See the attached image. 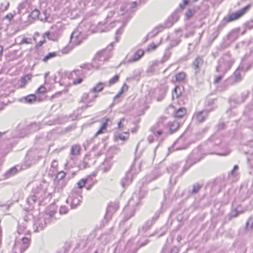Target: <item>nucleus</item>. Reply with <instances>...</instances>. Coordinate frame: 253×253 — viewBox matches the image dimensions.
Returning <instances> with one entry per match:
<instances>
[{"instance_id":"79ce46f5","label":"nucleus","mask_w":253,"mask_h":253,"mask_svg":"<svg viewBox=\"0 0 253 253\" xmlns=\"http://www.w3.org/2000/svg\"><path fill=\"white\" fill-rule=\"evenodd\" d=\"M149 242V240L148 239L145 240L144 241L139 242L138 246L137 247H134L130 251V253H136L139 248L142 247L147 245Z\"/></svg>"},{"instance_id":"72a5a7b5","label":"nucleus","mask_w":253,"mask_h":253,"mask_svg":"<svg viewBox=\"0 0 253 253\" xmlns=\"http://www.w3.org/2000/svg\"><path fill=\"white\" fill-rule=\"evenodd\" d=\"M241 206L239 205L237 207L233 209L229 214L230 218L237 217L240 213H243V210L240 209Z\"/></svg>"},{"instance_id":"a878e982","label":"nucleus","mask_w":253,"mask_h":253,"mask_svg":"<svg viewBox=\"0 0 253 253\" xmlns=\"http://www.w3.org/2000/svg\"><path fill=\"white\" fill-rule=\"evenodd\" d=\"M183 89V86L179 85L175 86L172 92V99L173 100H174V99H178L181 97Z\"/></svg>"},{"instance_id":"9d476101","label":"nucleus","mask_w":253,"mask_h":253,"mask_svg":"<svg viewBox=\"0 0 253 253\" xmlns=\"http://www.w3.org/2000/svg\"><path fill=\"white\" fill-rule=\"evenodd\" d=\"M204 65V59L202 56H198L193 60L191 64V68L194 71V75L197 79L202 71V67Z\"/></svg>"},{"instance_id":"49530a36","label":"nucleus","mask_w":253,"mask_h":253,"mask_svg":"<svg viewBox=\"0 0 253 253\" xmlns=\"http://www.w3.org/2000/svg\"><path fill=\"white\" fill-rule=\"evenodd\" d=\"M81 147L79 145H74L72 146L71 149V154L75 155L80 153Z\"/></svg>"},{"instance_id":"f03ea898","label":"nucleus","mask_w":253,"mask_h":253,"mask_svg":"<svg viewBox=\"0 0 253 253\" xmlns=\"http://www.w3.org/2000/svg\"><path fill=\"white\" fill-rule=\"evenodd\" d=\"M203 157V155L199 148H197L194 149L186 159L185 164L183 167L182 171L179 173L177 177L181 176L192 166L200 162Z\"/></svg>"},{"instance_id":"f257e3e1","label":"nucleus","mask_w":253,"mask_h":253,"mask_svg":"<svg viewBox=\"0 0 253 253\" xmlns=\"http://www.w3.org/2000/svg\"><path fill=\"white\" fill-rule=\"evenodd\" d=\"M224 146L222 142L221 137L218 134H214L211 135L206 142L208 153L210 154L228 155L229 152H223L220 151L224 149Z\"/></svg>"},{"instance_id":"c85d7f7f","label":"nucleus","mask_w":253,"mask_h":253,"mask_svg":"<svg viewBox=\"0 0 253 253\" xmlns=\"http://www.w3.org/2000/svg\"><path fill=\"white\" fill-rule=\"evenodd\" d=\"M180 123L177 121H174L171 123H169V131L170 134H172L175 132L180 127Z\"/></svg>"},{"instance_id":"a19ab883","label":"nucleus","mask_w":253,"mask_h":253,"mask_svg":"<svg viewBox=\"0 0 253 253\" xmlns=\"http://www.w3.org/2000/svg\"><path fill=\"white\" fill-rule=\"evenodd\" d=\"M186 77V75L184 72H180L175 74V80L177 82H181L184 81Z\"/></svg>"},{"instance_id":"603ef678","label":"nucleus","mask_w":253,"mask_h":253,"mask_svg":"<svg viewBox=\"0 0 253 253\" xmlns=\"http://www.w3.org/2000/svg\"><path fill=\"white\" fill-rule=\"evenodd\" d=\"M80 67L82 69H87L88 70H90L91 69V68H98L99 66L97 65V66H96L94 65V63H92L91 64H84L81 65L80 66Z\"/></svg>"},{"instance_id":"c756f323","label":"nucleus","mask_w":253,"mask_h":253,"mask_svg":"<svg viewBox=\"0 0 253 253\" xmlns=\"http://www.w3.org/2000/svg\"><path fill=\"white\" fill-rule=\"evenodd\" d=\"M187 113V109L183 107L179 108L175 111L174 116L176 118H182L184 117Z\"/></svg>"},{"instance_id":"338daca9","label":"nucleus","mask_w":253,"mask_h":253,"mask_svg":"<svg viewBox=\"0 0 253 253\" xmlns=\"http://www.w3.org/2000/svg\"><path fill=\"white\" fill-rule=\"evenodd\" d=\"M135 211L134 210L131 211L130 212L129 214H126L125 215L124 218V221H127L128 220L130 217H132L134 215Z\"/></svg>"},{"instance_id":"8fccbe9b","label":"nucleus","mask_w":253,"mask_h":253,"mask_svg":"<svg viewBox=\"0 0 253 253\" xmlns=\"http://www.w3.org/2000/svg\"><path fill=\"white\" fill-rule=\"evenodd\" d=\"M146 194H147V192L144 190H142L140 188V190L139 191L138 194H137L136 192H135L133 195V197H134V195H135L136 196V197L138 198L139 200H141V199L144 198L145 197V196L146 195Z\"/></svg>"},{"instance_id":"37998d69","label":"nucleus","mask_w":253,"mask_h":253,"mask_svg":"<svg viewBox=\"0 0 253 253\" xmlns=\"http://www.w3.org/2000/svg\"><path fill=\"white\" fill-rule=\"evenodd\" d=\"M244 30L242 32L241 34L244 35L247 30H251L253 28V20L246 22L244 24Z\"/></svg>"},{"instance_id":"09e8293b","label":"nucleus","mask_w":253,"mask_h":253,"mask_svg":"<svg viewBox=\"0 0 253 253\" xmlns=\"http://www.w3.org/2000/svg\"><path fill=\"white\" fill-rule=\"evenodd\" d=\"M40 128L39 125L36 123H31L29 126H27V129L31 131H36Z\"/></svg>"},{"instance_id":"393cba45","label":"nucleus","mask_w":253,"mask_h":253,"mask_svg":"<svg viewBox=\"0 0 253 253\" xmlns=\"http://www.w3.org/2000/svg\"><path fill=\"white\" fill-rule=\"evenodd\" d=\"M36 202H38V199L31 193L26 200V203L29 206L28 208H26V209L28 210H33Z\"/></svg>"},{"instance_id":"2eb2a0df","label":"nucleus","mask_w":253,"mask_h":253,"mask_svg":"<svg viewBox=\"0 0 253 253\" xmlns=\"http://www.w3.org/2000/svg\"><path fill=\"white\" fill-rule=\"evenodd\" d=\"M243 118L246 121L253 120V102L247 105L243 113Z\"/></svg>"},{"instance_id":"774afa93","label":"nucleus","mask_w":253,"mask_h":253,"mask_svg":"<svg viewBox=\"0 0 253 253\" xmlns=\"http://www.w3.org/2000/svg\"><path fill=\"white\" fill-rule=\"evenodd\" d=\"M189 3V0H183V3H180L179 5V7L183 9L186 5Z\"/></svg>"},{"instance_id":"a211bd4d","label":"nucleus","mask_w":253,"mask_h":253,"mask_svg":"<svg viewBox=\"0 0 253 253\" xmlns=\"http://www.w3.org/2000/svg\"><path fill=\"white\" fill-rule=\"evenodd\" d=\"M209 111L207 110H203L195 112L193 115V118L195 119L197 122L203 123L207 119L209 116Z\"/></svg>"},{"instance_id":"4468645a","label":"nucleus","mask_w":253,"mask_h":253,"mask_svg":"<svg viewBox=\"0 0 253 253\" xmlns=\"http://www.w3.org/2000/svg\"><path fill=\"white\" fill-rule=\"evenodd\" d=\"M31 193L38 199V202L39 203V205H40L45 196V190L42 187L41 185H40V186L33 188Z\"/></svg>"},{"instance_id":"b1692460","label":"nucleus","mask_w":253,"mask_h":253,"mask_svg":"<svg viewBox=\"0 0 253 253\" xmlns=\"http://www.w3.org/2000/svg\"><path fill=\"white\" fill-rule=\"evenodd\" d=\"M144 51L141 49H138L133 55V56L126 59V62L128 63L134 62L137 61L139 60L143 55Z\"/></svg>"},{"instance_id":"7ed1b4c3","label":"nucleus","mask_w":253,"mask_h":253,"mask_svg":"<svg viewBox=\"0 0 253 253\" xmlns=\"http://www.w3.org/2000/svg\"><path fill=\"white\" fill-rule=\"evenodd\" d=\"M47 154V151L46 149H30L27 153L25 156L26 164L30 166L35 164L39 159L45 156Z\"/></svg>"},{"instance_id":"680f3d73","label":"nucleus","mask_w":253,"mask_h":253,"mask_svg":"<svg viewBox=\"0 0 253 253\" xmlns=\"http://www.w3.org/2000/svg\"><path fill=\"white\" fill-rule=\"evenodd\" d=\"M220 74L218 76H217L214 80V84H217L223 78L224 75L225 73H219Z\"/></svg>"},{"instance_id":"864d4df0","label":"nucleus","mask_w":253,"mask_h":253,"mask_svg":"<svg viewBox=\"0 0 253 253\" xmlns=\"http://www.w3.org/2000/svg\"><path fill=\"white\" fill-rule=\"evenodd\" d=\"M194 13V11L190 8H188L185 13V17L186 20L189 19L192 17L193 14Z\"/></svg>"},{"instance_id":"e433bc0d","label":"nucleus","mask_w":253,"mask_h":253,"mask_svg":"<svg viewBox=\"0 0 253 253\" xmlns=\"http://www.w3.org/2000/svg\"><path fill=\"white\" fill-rule=\"evenodd\" d=\"M164 29V27L163 25L161 24L156 27L154 28L153 30L148 33L149 36L150 38H153L157 35L160 32L163 31Z\"/></svg>"},{"instance_id":"ddd939ff","label":"nucleus","mask_w":253,"mask_h":253,"mask_svg":"<svg viewBox=\"0 0 253 253\" xmlns=\"http://www.w3.org/2000/svg\"><path fill=\"white\" fill-rule=\"evenodd\" d=\"M249 91L242 92L241 94H234L229 98V102L231 104L233 103L239 105L243 103L247 99L249 94Z\"/></svg>"},{"instance_id":"6e6d98bb","label":"nucleus","mask_w":253,"mask_h":253,"mask_svg":"<svg viewBox=\"0 0 253 253\" xmlns=\"http://www.w3.org/2000/svg\"><path fill=\"white\" fill-rule=\"evenodd\" d=\"M83 73V71L82 70H75L71 73V76L72 77H74V76H77L78 77H80V76L82 75Z\"/></svg>"},{"instance_id":"20e7f679","label":"nucleus","mask_w":253,"mask_h":253,"mask_svg":"<svg viewBox=\"0 0 253 253\" xmlns=\"http://www.w3.org/2000/svg\"><path fill=\"white\" fill-rule=\"evenodd\" d=\"M234 61L229 51L224 53L218 61L215 71L218 73H226L232 66Z\"/></svg>"},{"instance_id":"69168bd1","label":"nucleus","mask_w":253,"mask_h":253,"mask_svg":"<svg viewBox=\"0 0 253 253\" xmlns=\"http://www.w3.org/2000/svg\"><path fill=\"white\" fill-rule=\"evenodd\" d=\"M42 14L43 16L41 15V17L40 18V20L42 21H46L48 18V15H47L46 10H43L42 11Z\"/></svg>"},{"instance_id":"4c0bfd02","label":"nucleus","mask_w":253,"mask_h":253,"mask_svg":"<svg viewBox=\"0 0 253 253\" xmlns=\"http://www.w3.org/2000/svg\"><path fill=\"white\" fill-rule=\"evenodd\" d=\"M28 17H29V20H30V18H32L34 20H35V19L40 20V18L41 17L40 11L37 8H35L34 10H32L31 13L29 15Z\"/></svg>"},{"instance_id":"58836bf2","label":"nucleus","mask_w":253,"mask_h":253,"mask_svg":"<svg viewBox=\"0 0 253 253\" xmlns=\"http://www.w3.org/2000/svg\"><path fill=\"white\" fill-rule=\"evenodd\" d=\"M106 84V83L99 82L95 86H94L92 88L90 89V92H98L101 91L103 89Z\"/></svg>"},{"instance_id":"9b49d317","label":"nucleus","mask_w":253,"mask_h":253,"mask_svg":"<svg viewBox=\"0 0 253 253\" xmlns=\"http://www.w3.org/2000/svg\"><path fill=\"white\" fill-rule=\"evenodd\" d=\"M185 134V132L181 134L173 143L171 148L173 151L186 149L189 147L190 144L187 142Z\"/></svg>"},{"instance_id":"cd10ccee","label":"nucleus","mask_w":253,"mask_h":253,"mask_svg":"<svg viewBox=\"0 0 253 253\" xmlns=\"http://www.w3.org/2000/svg\"><path fill=\"white\" fill-rule=\"evenodd\" d=\"M32 75L31 74H27L21 77L20 79V84H19L20 88L24 87L29 81L32 79Z\"/></svg>"},{"instance_id":"f8f14e48","label":"nucleus","mask_w":253,"mask_h":253,"mask_svg":"<svg viewBox=\"0 0 253 253\" xmlns=\"http://www.w3.org/2000/svg\"><path fill=\"white\" fill-rule=\"evenodd\" d=\"M160 215V213L159 211L155 212L154 215L152 217L151 219H149L147 220L143 226L141 227H139L138 229V233L139 234H144L151 226L155 223L156 220L158 219Z\"/></svg>"},{"instance_id":"bf43d9fd","label":"nucleus","mask_w":253,"mask_h":253,"mask_svg":"<svg viewBox=\"0 0 253 253\" xmlns=\"http://www.w3.org/2000/svg\"><path fill=\"white\" fill-rule=\"evenodd\" d=\"M169 18L174 23H175L179 18V16L178 15L176 12H173Z\"/></svg>"},{"instance_id":"6ab92c4d","label":"nucleus","mask_w":253,"mask_h":253,"mask_svg":"<svg viewBox=\"0 0 253 253\" xmlns=\"http://www.w3.org/2000/svg\"><path fill=\"white\" fill-rule=\"evenodd\" d=\"M133 179V175L131 169H129L126 173L125 176L121 181V184L123 188L128 186Z\"/></svg>"},{"instance_id":"de8ad7c7","label":"nucleus","mask_w":253,"mask_h":253,"mask_svg":"<svg viewBox=\"0 0 253 253\" xmlns=\"http://www.w3.org/2000/svg\"><path fill=\"white\" fill-rule=\"evenodd\" d=\"M26 4L25 3H21L18 5L17 7L18 13L19 14H24L26 12Z\"/></svg>"},{"instance_id":"0eeeda50","label":"nucleus","mask_w":253,"mask_h":253,"mask_svg":"<svg viewBox=\"0 0 253 253\" xmlns=\"http://www.w3.org/2000/svg\"><path fill=\"white\" fill-rule=\"evenodd\" d=\"M95 175H88L86 177L80 179L77 183L78 188L82 189L85 187L87 190H90L92 187L97 183L95 179Z\"/></svg>"},{"instance_id":"4be33fe9","label":"nucleus","mask_w":253,"mask_h":253,"mask_svg":"<svg viewBox=\"0 0 253 253\" xmlns=\"http://www.w3.org/2000/svg\"><path fill=\"white\" fill-rule=\"evenodd\" d=\"M111 122V120L109 118H106L105 119V122H103L101 125L100 128L98 131L94 134L93 137L91 139L87 140L88 142L91 143L92 139L96 137L98 135L102 134L104 132V131L106 130V128L108 126V123Z\"/></svg>"},{"instance_id":"412c9836","label":"nucleus","mask_w":253,"mask_h":253,"mask_svg":"<svg viewBox=\"0 0 253 253\" xmlns=\"http://www.w3.org/2000/svg\"><path fill=\"white\" fill-rule=\"evenodd\" d=\"M113 43H111L108 46H107V49L103 51H101L100 52H99L97 53V54L96 55L95 57L94 58V61H102V58H103L104 61H107L109 58L111 57V55H109L107 57H104V54L105 52L107 51V50H111L113 48Z\"/></svg>"},{"instance_id":"c03bdc74","label":"nucleus","mask_w":253,"mask_h":253,"mask_svg":"<svg viewBox=\"0 0 253 253\" xmlns=\"http://www.w3.org/2000/svg\"><path fill=\"white\" fill-rule=\"evenodd\" d=\"M58 55V53L57 52H49L43 58L42 60L45 62H47L48 60L56 57Z\"/></svg>"},{"instance_id":"052dcab7","label":"nucleus","mask_w":253,"mask_h":253,"mask_svg":"<svg viewBox=\"0 0 253 253\" xmlns=\"http://www.w3.org/2000/svg\"><path fill=\"white\" fill-rule=\"evenodd\" d=\"M228 177L229 178H231L232 181H233L237 176L236 171H235L234 170L232 169L230 171L228 172Z\"/></svg>"},{"instance_id":"c9c22d12","label":"nucleus","mask_w":253,"mask_h":253,"mask_svg":"<svg viewBox=\"0 0 253 253\" xmlns=\"http://www.w3.org/2000/svg\"><path fill=\"white\" fill-rule=\"evenodd\" d=\"M37 100V97L34 94H30L22 98V100H24L25 103L32 104Z\"/></svg>"},{"instance_id":"0e129e2a","label":"nucleus","mask_w":253,"mask_h":253,"mask_svg":"<svg viewBox=\"0 0 253 253\" xmlns=\"http://www.w3.org/2000/svg\"><path fill=\"white\" fill-rule=\"evenodd\" d=\"M69 211V209L67 207L64 206H61L59 210V213L60 214H66Z\"/></svg>"},{"instance_id":"4d7b16f0","label":"nucleus","mask_w":253,"mask_h":253,"mask_svg":"<svg viewBox=\"0 0 253 253\" xmlns=\"http://www.w3.org/2000/svg\"><path fill=\"white\" fill-rule=\"evenodd\" d=\"M174 23L169 17L168 19L165 21L164 24L163 25L164 26L165 29L171 27Z\"/></svg>"},{"instance_id":"3c124183","label":"nucleus","mask_w":253,"mask_h":253,"mask_svg":"<svg viewBox=\"0 0 253 253\" xmlns=\"http://www.w3.org/2000/svg\"><path fill=\"white\" fill-rule=\"evenodd\" d=\"M141 71L139 70H135L133 71V75L131 79L138 81L140 79Z\"/></svg>"},{"instance_id":"13d9d810","label":"nucleus","mask_w":253,"mask_h":253,"mask_svg":"<svg viewBox=\"0 0 253 253\" xmlns=\"http://www.w3.org/2000/svg\"><path fill=\"white\" fill-rule=\"evenodd\" d=\"M47 89L43 85H41L36 91V92L39 94H43L46 93Z\"/></svg>"},{"instance_id":"a18cd8bd","label":"nucleus","mask_w":253,"mask_h":253,"mask_svg":"<svg viewBox=\"0 0 253 253\" xmlns=\"http://www.w3.org/2000/svg\"><path fill=\"white\" fill-rule=\"evenodd\" d=\"M171 53L169 50L167 49L165 51L164 55L162 59H161L160 62L161 63H164L166 61H167L170 57Z\"/></svg>"},{"instance_id":"5701e85b","label":"nucleus","mask_w":253,"mask_h":253,"mask_svg":"<svg viewBox=\"0 0 253 253\" xmlns=\"http://www.w3.org/2000/svg\"><path fill=\"white\" fill-rule=\"evenodd\" d=\"M21 169V167L18 165L15 166L8 170L4 174L5 178H10L16 174Z\"/></svg>"},{"instance_id":"e2e57ef3","label":"nucleus","mask_w":253,"mask_h":253,"mask_svg":"<svg viewBox=\"0 0 253 253\" xmlns=\"http://www.w3.org/2000/svg\"><path fill=\"white\" fill-rule=\"evenodd\" d=\"M220 29H218L217 27L216 29L214 30V32L212 33V34L211 35V38H212V41L215 40L218 37L219 35V30H220Z\"/></svg>"},{"instance_id":"7c9ffc66","label":"nucleus","mask_w":253,"mask_h":253,"mask_svg":"<svg viewBox=\"0 0 253 253\" xmlns=\"http://www.w3.org/2000/svg\"><path fill=\"white\" fill-rule=\"evenodd\" d=\"M91 92H92L90 91L88 93H84L82 97L81 101L83 102H87L88 103H90L98 96L97 94H94L90 97L89 95Z\"/></svg>"},{"instance_id":"423d86ee","label":"nucleus","mask_w":253,"mask_h":253,"mask_svg":"<svg viewBox=\"0 0 253 253\" xmlns=\"http://www.w3.org/2000/svg\"><path fill=\"white\" fill-rule=\"evenodd\" d=\"M83 197L81 192L77 189L73 190L69 197L66 200V202L70 204L72 209H75L79 206L82 202Z\"/></svg>"},{"instance_id":"5fc2aeb1","label":"nucleus","mask_w":253,"mask_h":253,"mask_svg":"<svg viewBox=\"0 0 253 253\" xmlns=\"http://www.w3.org/2000/svg\"><path fill=\"white\" fill-rule=\"evenodd\" d=\"M119 79V76L118 75H115L113 77L110 79L108 82V86H111L112 84H115Z\"/></svg>"},{"instance_id":"dca6fc26","label":"nucleus","mask_w":253,"mask_h":253,"mask_svg":"<svg viewBox=\"0 0 253 253\" xmlns=\"http://www.w3.org/2000/svg\"><path fill=\"white\" fill-rule=\"evenodd\" d=\"M244 65L243 63L240 64L238 68L235 70L233 75L228 79V82L234 83L239 82L242 80V76L241 74V71H244Z\"/></svg>"},{"instance_id":"1a4fd4ad","label":"nucleus","mask_w":253,"mask_h":253,"mask_svg":"<svg viewBox=\"0 0 253 253\" xmlns=\"http://www.w3.org/2000/svg\"><path fill=\"white\" fill-rule=\"evenodd\" d=\"M180 162H177L175 164H172L167 167L164 163L161 162L158 166V169H160V171L162 173L167 171L170 174V181H171L172 175H174L176 172L177 170L180 167Z\"/></svg>"},{"instance_id":"6e6552de","label":"nucleus","mask_w":253,"mask_h":253,"mask_svg":"<svg viewBox=\"0 0 253 253\" xmlns=\"http://www.w3.org/2000/svg\"><path fill=\"white\" fill-rule=\"evenodd\" d=\"M118 208L119 202L118 201L111 202L108 204L104 219L101 221V224H103V226H104L105 224L107 223L111 219L113 214Z\"/></svg>"},{"instance_id":"bb28decb","label":"nucleus","mask_w":253,"mask_h":253,"mask_svg":"<svg viewBox=\"0 0 253 253\" xmlns=\"http://www.w3.org/2000/svg\"><path fill=\"white\" fill-rule=\"evenodd\" d=\"M203 183L200 182H197L192 185V189L191 190L189 191V193L190 195H195L198 193L200 189L203 187Z\"/></svg>"},{"instance_id":"f704fd0d","label":"nucleus","mask_w":253,"mask_h":253,"mask_svg":"<svg viewBox=\"0 0 253 253\" xmlns=\"http://www.w3.org/2000/svg\"><path fill=\"white\" fill-rule=\"evenodd\" d=\"M65 176L66 173L63 171L58 172L56 175L55 178L54 180L55 184L59 185L60 184V182L62 181V180H63V178Z\"/></svg>"},{"instance_id":"473e14b6","label":"nucleus","mask_w":253,"mask_h":253,"mask_svg":"<svg viewBox=\"0 0 253 253\" xmlns=\"http://www.w3.org/2000/svg\"><path fill=\"white\" fill-rule=\"evenodd\" d=\"M23 243V247L20 249L21 252L23 253L26 251L29 247L30 244V238L27 237H23L21 239Z\"/></svg>"},{"instance_id":"f3484780","label":"nucleus","mask_w":253,"mask_h":253,"mask_svg":"<svg viewBox=\"0 0 253 253\" xmlns=\"http://www.w3.org/2000/svg\"><path fill=\"white\" fill-rule=\"evenodd\" d=\"M82 41L81 32L78 30H75L71 35L70 42L75 45H79Z\"/></svg>"},{"instance_id":"ea45409f","label":"nucleus","mask_w":253,"mask_h":253,"mask_svg":"<svg viewBox=\"0 0 253 253\" xmlns=\"http://www.w3.org/2000/svg\"><path fill=\"white\" fill-rule=\"evenodd\" d=\"M158 126V124H156L150 128V131L157 137L161 136L163 133V131L161 129H157Z\"/></svg>"},{"instance_id":"2f4dec72","label":"nucleus","mask_w":253,"mask_h":253,"mask_svg":"<svg viewBox=\"0 0 253 253\" xmlns=\"http://www.w3.org/2000/svg\"><path fill=\"white\" fill-rule=\"evenodd\" d=\"M239 31V30L238 29L231 31L227 36L228 41L229 42L235 41L238 37Z\"/></svg>"},{"instance_id":"39448f33","label":"nucleus","mask_w":253,"mask_h":253,"mask_svg":"<svg viewBox=\"0 0 253 253\" xmlns=\"http://www.w3.org/2000/svg\"><path fill=\"white\" fill-rule=\"evenodd\" d=\"M251 7V4H247L241 9L225 16L218 26V28L222 29L227 23L238 19L249 11Z\"/></svg>"},{"instance_id":"aec40b11","label":"nucleus","mask_w":253,"mask_h":253,"mask_svg":"<svg viewBox=\"0 0 253 253\" xmlns=\"http://www.w3.org/2000/svg\"><path fill=\"white\" fill-rule=\"evenodd\" d=\"M50 221H48V219H46V218L45 217L43 219L40 218L37 221H36L34 226L36 228L35 229V232H39L40 231L42 230L47 225V224H49Z\"/></svg>"}]
</instances>
